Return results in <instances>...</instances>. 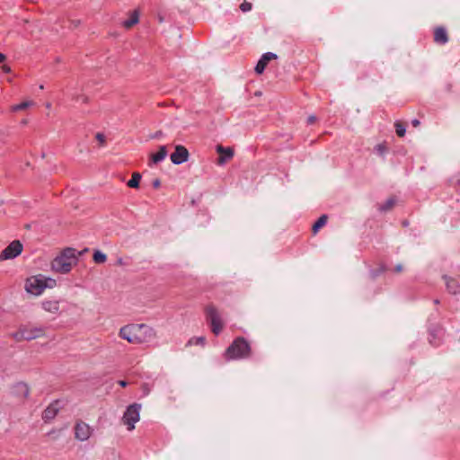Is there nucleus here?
<instances>
[{
	"label": "nucleus",
	"instance_id": "1",
	"mask_svg": "<svg viewBox=\"0 0 460 460\" xmlns=\"http://www.w3.org/2000/svg\"><path fill=\"white\" fill-rule=\"evenodd\" d=\"M119 336L129 343L140 344L154 337L155 331L144 323L128 324L120 328Z\"/></svg>",
	"mask_w": 460,
	"mask_h": 460
},
{
	"label": "nucleus",
	"instance_id": "2",
	"mask_svg": "<svg viewBox=\"0 0 460 460\" xmlns=\"http://www.w3.org/2000/svg\"><path fill=\"white\" fill-rule=\"evenodd\" d=\"M251 346L243 337L236 338L226 349L225 358L226 360L246 358L250 356Z\"/></svg>",
	"mask_w": 460,
	"mask_h": 460
},
{
	"label": "nucleus",
	"instance_id": "3",
	"mask_svg": "<svg viewBox=\"0 0 460 460\" xmlns=\"http://www.w3.org/2000/svg\"><path fill=\"white\" fill-rule=\"evenodd\" d=\"M140 403H132L128 405L124 411L122 421L127 426L128 430L131 431L135 429V424L140 420Z\"/></svg>",
	"mask_w": 460,
	"mask_h": 460
},
{
	"label": "nucleus",
	"instance_id": "4",
	"mask_svg": "<svg viewBox=\"0 0 460 460\" xmlns=\"http://www.w3.org/2000/svg\"><path fill=\"white\" fill-rule=\"evenodd\" d=\"M206 315L207 320L209 322L211 325V330L213 333L215 335H218L223 329V323L217 308L213 305H208L206 307Z\"/></svg>",
	"mask_w": 460,
	"mask_h": 460
},
{
	"label": "nucleus",
	"instance_id": "5",
	"mask_svg": "<svg viewBox=\"0 0 460 460\" xmlns=\"http://www.w3.org/2000/svg\"><path fill=\"white\" fill-rule=\"evenodd\" d=\"M45 288L46 280L42 275H38L28 279L25 284L26 291L34 296L40 295Z\"/></svg>",
	"mask_w": 460,
	"mask_h": 460
},
{
	"label": "nucleus",
	"instance_id": "6",
	"mask_svg": "<svg viewBox=\"0 0 460 460\" xmlns=\"http://www.w3.org/2000/svg\"><path fill=\"white\" fill-rule=\"evenodd\" d=\"M22 244L20 241H13L6 248H4L1 254L0 260H12L20 255L22 252Z\"/></svg>",
	"mask_w": 460,
	"mask_h": 460
},
{
	"label": "nucleus",
	"instance_id": "7",
	"mask_svg": "<svg viewBox=\"0 0 460 460\" xmlns=\"http://www.w3.org/2000/svg\"><path fill=\"white\" fill-rule=\"evenodd\" d=\"M190 153L188 149L181 146L177 145L175 146L174 152L171 155V161L175 165H180L189 160Z\"/></svg>",
	"mask_w": 460,
	"mask_h": 460
},
{
	"label": "nucleus",
	"instance_id": "8",
	"mask_svg": "<svg viewBox=\"0 0 460 460\" xmlns=\"http://www.w3.org/2000/svg\"><path fill=\"white\" fill-rule=\"evenodd\" d=\"M72 265V261H69L62 255H59L53 260L51 263V269L56 272L65 274L71 270Z\"/></svg>",
	"mask_w": 460,
	"mask_h": 460
},
{
	"label": "nucleus",
	"instance_id": "9",
	"mask_svg": "<svg viewBox=\"0 0 460 460\" xmlns=\"http://www.w3.org/2000/svg\"><path fill=\"white\" fill-rule=\"evenodd\" d=\"M92 435L91 427L84 421L77 422L75 427V437L80 441H86Z\"/></svg>",
	"mask_w": 460,
	"mask_h": 460
},
{
	"label": "nucleus",
	"instance_id": "10",
	"mask_svg": "<svg viewBox=\"0 0 460 460\" xmlns=\"http://www.w3.org/2000/svg\"><path fill=\"white\" fill-rule=\"evenodd\" d=\"M278 56L272 52H266L262 54L259 61L257 62L254 70L257 74L261 75L264 72L268 63L272 59H277Z\"/></svg>",
	"mask_w": 460,
	"mask_h": 460
},
{
	"label": "nucleus",
	"instance_id": "11",
	"mask_svg": "<svg viewBox=\"0 0 460 460\" xmlns=\"http://www.w3.org/2000/svg\"><path fill=\"white\" fill-rule=\"evenodd\" d=\"M24 341H31L43 336L44 328L22 326Z\"/></svg>",
	"mask_w": 460,
	"mask_h": 460
},
{
	"label": "nucleus",
	"instance_id": "12",
	"mask_svg": "<svg viewBox=\"0 0 460 460\" xmlns=\"http://www.w3.org/2000/svg\"><path fill=\"white\" fill-rule=\"evenodd\" d=\"M59 401H55L44 410L42 419L45 421H49L56 417L59 411Z\"/></svg>",
	"mask_w": 460,
	"mask_h": 460
},
{
	"label": "nucleus",
	"instance_id": "13",
	"mask_svg": "<svg viewBox=\"0 0 460 460\" xmlns=\"http://www.w3.org/2000/svg\"><path fill=\"white\" fill-rule=\"evenodd\" d=\"M217 152L220 155L217 162L218 164H224L234 156V150L231 147H224L218 145L217 146Z\"/></svg>",
	"mask_w": 460,
	"mask_h": 460
},
{
	"label": "nucleus",
	"instance_id": "14",
	"mask_svg": "<svg viewBox=\"0 0 460 460\" xmlns=\"http://www.w3.org/2000/svg\"><path fill=\"white\" fill-rule=\"evenodd\" d=\"M443 279L446 283L447 290L452 295H457L460 293V283L457 279L448 277L447 275L443 276Z\"/></svg>",
	"mask_w": 460,
	"mask_h": 460
},
{
	"label": "nucleus",
	"instance_id": "15",
	"mask_svg": "<svg viewBox=\"0 0 460 460\" xmlns=\"http://www.w3.org/2000/svg\"><path fill=\"white\" fill-rule=\"evenodd\" d=\"M167 148L165 146H160L159 151L155 154L151 155L150 156V162L149 166H152V164H156L164 160V158L167 156Z\"/></svg>",
	"mask_w": 460,
	"mask_h": 460
},
{
	"label": "nucleus",
	"instance_id": "16",
	"mask_svg": "<svg viewBox=\"0 0 460 460\" xmlns=\"http://www.w3.org/2000/svg\"><path fill=\"white\" fill-rule=\"evenodd\" d=\"M434 41L440 45H444L448 41L447 32L445 28L438 27L435 30Z\"/></svg>",
	"mask_w": 460,
	"mask_h": 460
},
{
	"label": "nucleus",
	"instance_id": "17",
	"mask_svg": "<svg viewBox=\"0 0 460 460\" xmlns=\"http://www.w3.org/2000/svg\"><path fill=\"white\" fill-rule=\"evenodd\" d=\"M42 308L51 314L59 312V302L57 300H46L41 303Z\"/></svg>",
	"mask_w": 460,
	"mask_h": 460
},
{
	"label": "nucleus",
	"instance_id": "18",
	"mask_svg": "<svg viewBox=\"0 0 460 460\" xmlns=\"http://www.w3.org/2000/svg\"><path fill=\"white\" fill-rule=\"evenodd\" d=\"M139 21V14L137 11H134L130 13V17L125 21H123L122 24L126 29L131 28L133 25L137 24Z\"/></svg>",
	"mask_w": 460,
	"mask_h": 460
},
{
	"label": "nucleus",
	"instance_id": "19",
	"mask_svg": "<svg viewBox=\"0 0 460 460\" xmlns=\"http://www.w3.org/2000/svg\"><path fill=\"white\" fill-rule=\"evenodd\" d=\"M442 331L441 330H431L429 331V343L433 346H438L440 344Z\"/></svg>",
	"mask_w": 460,
	"mask_h": 460
},
{
	"label": "nucleus",
	"instance_id": "20",
	"mask_svg": "<svg viewBox=\"0 0 460 460\" xmlns=\"http://www.w3.org/2000/svg\"><path fill=\"white\" fill-rule=\"evenodd\" d=\"M60 255L72 261L73 264L77 261L76 250L74 248H66Z\"/></svg>",
	"mask_w": 460,
	"mask_h": 460
},
{
	"label": "nucleus",
	"instance_id": "21",
	"mask_svg": "<svg viewBox=\"0 0 460 460\" xmlns=\"http://www.w3.org/2000/svg\"><path fill=\"white\" fill-rule=\"evenodd\" d=\"M15 393L23 398H27L30 394L29 386L25 383H18L14 385Z\"/></svg>",
	"mask_w": 460,
	"mask_h": 460
},
{
	"label": "nucleus",
	"instance_id": "22",
	"mask_svg": "<svg viewBox=\"0 0 460 460\" xmlns=\"http://www.w3.org/2000/svg\"><path fill=\"white\" fill-rule=\"evenodd\" d=\"M327 215H322L317 221L313 225L312 230L316 234L327 223Z\"/></svg>",
	"mask_w": 460,
	"mask_h": 460
},
{
	"label": "nucleus",
	"instance_id": "23",
	"mask_svg": "<svg viewBox=\"0 0 460 460\" xmlns=\"http://www.w3.org/2000/svg\"><path fill=\"white\" fill-rule=\"evenodd\" d=\"M140 180H141V174L138 172H134L132 174L131 179L128 181L127 185L129 188H138Z\"/></svg>",
	"mask_w": 460,
	"mask_h": 460
},
{
	"label": "nucleus",
	"instance_id": "24",
	"mask_svg": "<svg viewBox=\"0 0 460 460\" xmlns=\"http://www.w3.org/2000/svg\"><path fill=\"white\" fill-rule=\"evenodd\" d=\"M395 199L394 198H389L386 199V201L380 205L379 206V210L382 211V212H385V211H388L389 209H391L394 204H395Z\"/></svg>",
	"mask_w": 460,
	"mask_h": 460
},
{
	"label": "nucleus",
	"instance_id": "25",
	"mask_svg": "<svg viewBox=\"0 0 460 460\" xmlns=\"http://www.w3.org/2000/svg\"><path fill=\"white\" fill-rule=\"evenodd\" d=\"M93 259L96 263H104L107 260V256L102 252L97 250L93 252Z\"/></svg>",
	"mask_w": 460,
	"mask_h": 460
},
{
	"label": "nucleus",
	"instance_id": "26",
	"mask_svg": "<svg viewBox=\"0 0 460 460\" xmlns=\"http://www.w3.org/2000/svg\"><path fill=\"white\" fill-rule=\"evenodd\" d=\"M205 343H206L205 337L199 336V337H192L191 339H190L187 345H189V346H191V345L204 346Z\"/></svg>",
	"mask_w": 460,
	"mask_h": 460
},
{
	"label": "nucleus",
	"instance_id": "27",
	"mask_svg": "<svg viewBox=\"0 0 460 460\" xmlns=\"http://www.w3.org/2000/svg\"><path fill=\"white\" fill-rule=\"evenodd\" d=\"M32 104H33V102L31 101H25V102H21L19 104L13 105L12 107V111H22V110H25V109L31 107Z\"/></svg>",
	"mask_w": 460,
	"mask_h": 460
},
{
	"label": "nucleus",
	"instance_id": "28",
	"mask_svg": "<svg viewBox=\"0 0 460 460\" xmlns=\"http://www.w3.org/2000/svg\"><path fill=\"white\" fill-rule=\"evenodd\" d=\"M394 127H395V131H396V134L399 136V137H404L405 133H406V128L405 126L397 121L395 124H394Z\"/></svg>",
	"mask_w": 460,
	"mask_h": 460
},
{
	"label": "nucleus",
	"instance_id": "29",
	"mask_svg": "<svg viewBox=\"0 0 460 460\" xmlns=\"http://www.w3.org/2000/svg\"><path fill=\"white\" fill-rule=\"evenodd\" d=\"M11 336L16 341H24V338H23V331H22V327H21L19 329L18 332H13L11 334Z\"/></svg>",
	"mask_w": 460,
	"mask_h": 460
},
{
	"label": "nucleus",
	"instance_id": "30",
	"mask_svg": "<svg viewBox=\"0 0 460 460\" xmlns=\"http://www.w3.org/2000/svg\"><path fill=\"white\" fill-rule=\"evenodd\" d=\"M252 8V4L250 3V2H247V1H243L241 4H240V10L243 13H247L249 11H251Z\"/></svg>",
	"mask_w": 460,
	"mask_h": 460
},
{
	"label": "nucleus",
	"instance_id": "31",
	"mask_svg": "<svg viewBox=\"0 0 460 460\" xmlns=\"http://www.w3.org/2000/svg\"><path fill=\"white\" fill-rule=\"evenodd\" d=\"M375 150L380 155H383L386 152V147L383 144H378L375 146Z\"/></svg>",
	"mask_w": 460,
	"mask_h": 460
},
{
	"label": "nucleus",
	"instance_id": "32",
	"mask_svg": "<svg viewBox=\"0 0 460 460\" xmlns=\"http://www.w3.org/2000/svg\"><path fill=\"white\" fill-rule=\"evenodd\" d=\"M46 280V288H53L56 285V280L50 278H45Z\"/></svg>",
	"mask_w": 460,
	"mask_h": 460
},
{
	"label": "nucleus",
	"instance_id": "33",
	"mask_svg": "<svg viewBox=\"0 0 460 460\" xmlns=\"http://www.w3.org/2000/svg\"><path fill=\"white\" fill-rule=\"evenodd\" d=\"M95 137L100 142L101 145H103L105 143L106 137L103 133H97Z\"/></svg>",
	"mask_w": 460,
	"mask_h": 460
},
{
	"label": "nucleus",
	"instance_id": "34",
	"mask_svg": "<svg viewBox=\"0 0 460 460\" xmlns=\"http://www.w3.org/2000/svg\"><path fill=\"white\" fill-rule=\"evenodd\" d=\"M2 70L5 74H9L11 72V67L9 66L4 65L2 66Z\"/></svg>",
	"mask_w": 460,
	"mask_h": 460
},
{
	"label": "nucleus",
	"instance_id": "35",
	"mask_svg": "<svg viewBox=\"0 0 460 460\" xmlns=\"http://www.w3.org/2000/svg\"><path fill=\"white\" fill-rule=\"evenodd\" d=\"M316 120V117L314 115H311L307 118V123L312 124Z\"/></svg>",
	"mask_w": 460,
	"mask_h": 460
},
{
	"label": "nucleus",
	"instance_id": "36",
	"mask_svg": "<svg viewBox=\"0 0 460 460\" xmlns=\"http://www.w3.org/2000/svg\"><path fill=\"white\" fill-rule=\"evenodd\" d=\"M161 184V181L159 179H155L154 181H153V187L154 188H158Z\"/></svg>",
	"mask_w": 460,
	"mask_h": 460
},
{
	"label": "nucleus",
	"instance_id": "37",
	"mask_svg": "<svg viewBox=\"0 0 460 460\" xmlns=\"http://www.w3.org/2000/svg\"><path fill=\"white\" fill-rule=\"evenodd\" d=\"M119 385L122 387H126L128 383L125 380L119 381Z\"/></svg>",
	"mask_w": 460,
	"mask_h": 460
},
{
	"label": "nucleus",
	"instance_id": "38",
	"mask_svg": "<svg viewBox=\"0 0 460 460\" xmlns=\"http://www.w3.org/2000/svg\"><path fill=\"white\" fill-rule=\"evenodd\" d=\"M411 124H412L414 127H417V126H419V125H420V121H419L417 119H412Z\"/></svg>",
	"mask_w": 460,
	"mask_h": 460
},
{
	"label": "nucleus",
	"instance_id": "39",
	"mask_svg": "<svg viewBox=\"0 0 460 460\" xmlns=\"http://www.w3.org/2000/svg\"><path fill=\"white\" fill-rule=\"evenodd\" d=\"M402 270V266L401 264H398L396 267H395V271L396 272H401Z\"/></svg>",
	"mask_w": 460,
	"mask_h": 460
},
{
	"label": "nucleus",
	"instance_id": "40",
	"mask_svg": "<svg viewBox=\"0 0 460 460\" xmlns=\"http://www.w3.org/2000/svg\"><path fill=\"white\" fill-rule=\"evenodd\" d=\"M5 59V56L3 53H0V63Z\"/></svg>",
	"mask_w": 460,
	"mask_h": 460
},
{
	"label": "nucleus",
	"instance_id": "41",
	"mask_svg": "<svg viewBox=\"0 0 460 460\" xmlns=\"http://www.w3.org/2000/svg\"><path fill=\"white\" fill-rule=\"evenodd\" d=\"M434 303H435V304H438V303H439V301H438V299H436V300L434 301Z\"/></svg>",
	"mask_w": 460,
	"mask_h": 460
}]
</instances>
